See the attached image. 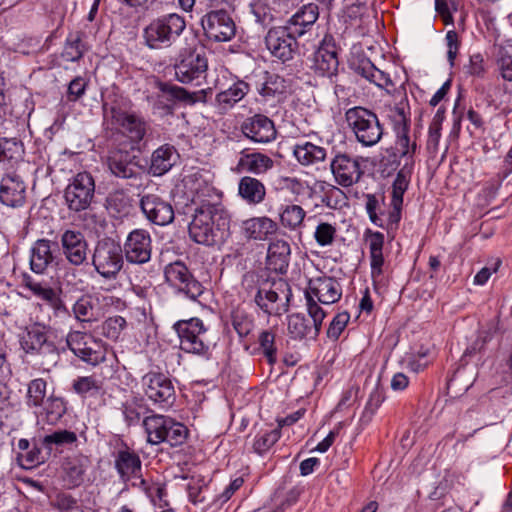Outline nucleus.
<instances>
[{
  "label": "nucleus",
  "mask_w": 512,
  "mask_h": 512,
  "mask_svg": "<svg viewBox=\"0 0 512 512\" xmlns=\"http://www.w3.org/2000/svg\"><path fill=\"white\" fill-rule=\"evenodd\" d=\"M306 211L302 206L288 203L279 208V223L289 231L298 232L305 226Z\"/></svg>",
  "instance_id": "39"
},
{
  "label": "nucleus",
  "mask_w": 512,
  "mask_h": 512,
  "mask_svg": "<svg viewBox=\"0 0 512 512\" xmlns=\"http://www.w3.org/2000/svg\"><path fill=\"white\" fill-rule=\"evenodd\" d=\"M293 155L303 166L314 165L326 159L327 152L322 146L300 140L293 147Z\"/></svg>",
  "instance_id": "37"
},
{
  "label": "nucleus",
  "mask_w": 512,
  "mask_h": 512,
  "mask_svg": "<svg viewBox=\"0 0 512 512\" xmlns=\"http://www.w3.org/2000/svg\"><path fill=\"white\" fill-rule=\"evenodd\" d=\"M77 441V435L73 431L68 430H57L51 434L44 436L43 444L50 448L52 445L65 446L71 445Z\"/></svg>",
  "instance_id": "56"
},
{
  "label": "nucleus",
  "mask_w": 512,
  "mask_h": 512,
  "mask_svg": "<svg viewBox=\"0 0 512 512\" xmlns=\"http://www.w3.org/2000/svg\"><path fill=\"white\" fill-rule=\"evenodd\" d=\"M393 149V157L395 160L397 158H404L406 160L404 165L405 168H408L409 165L411 166L413 164V157L417 150V143L409 136V126L404 116L402 125H398L396 128V140Z\"/></svg>",
  "instance_id": "33"
},
{
  "label": "nucleus",
  "mask_w": 512,
  "mask_h": 512,
  "mask_svg": "<svg viewBox=\"0 0 512 512\" xmlns=\"http://www.w3.org/2000/svg\"><path fill=\"white\" fill-rule=\"evenodd\" d=\"M339 61L335 43L331 37H325L313 56V69L321 75L331 77L338 71Z\"/></svg>",
  "instance_id": "21"
},
{
  "label": "nucleus",
  "mask_w": 512,
  "mask_h": 512,
  "mask_svg": "<svg viewBox=\"0 0 512 512\" xmlns=\"http://www.w3.org/2000/svg\"><path fill=\"white\" fill-rule=\"evenodd\" d=\"M141 385L144 394L154 405L162 409L173 406L176 400L175 387L164 373L156 371L146 373L141 379Z\"/></svg>",
  "instance_id": "6"
},
{
  "label": "nucleus",
  "mask_w": 512,
  "mask_h": 512,
  "mask_svg": "<svg viewBox=\"0 0 512 512\" xmlns=\"http://www.w3.org/2000/svg\"><path fill=\"white\" fill-rule=\"evenodd\" d=\"M360 71L363 77L370 82L374 83L378 87L384 88L392 85V81L389 76L383 71L377 69L371 62L367 61L360 67Z\"/></svg>",
  "instance_id": "51"
},
{
  "label": "nucleus",
  "mask_w": 512,
  "mask_h": 512,
  "mask_svg": "<svg viewBox=\"0 0 512 512\" xmlns=\"http://www.w3.org/2000/svg\"><path fill=\"white\" fill-rule=\"evenodd\" d=\"M176 150L173 146L165 144L157 148L151 157L150 172L154 176H161L168 172L175 163Z\"/></svg>",
  "instance_id": "42"
},
{
  "label": "nucleus",
  "mask_w": 512,
  "mask_h": 512,
  "mask_svg": "<svg viewBox=\"0 0 512 512\" xmlns=\"http://www.w3.org/2000/svg\"><path fill=\"white\" fill-rule=\"evenodd\" d=\"M287 286L283 282H274L270 286L260 287L255 295L257 306L269 315H281L286 312L287 305L279 303L281 300L279 291L284 292L283 288Z\"/></svg>",
  "instance_id": "24"
},
{
  "label": "nucleus",
  "mask_w": 512,
  "mask_h": 512,
  "mask_svg": "<svg viewBox=\"0 0 512 512\" xmlns=\"http://www.w3.org/2000/svg\"><path fill=\"white\" fill-rule=\"evenodd\" d=\"M241 229L246 239L265 241L276 233L278 224L267 216L252 217L242 222Z\"/></svg>",
  "instance_id": "28"
},
{
  "label": "nucleus",
  "mask_w": 512,
  "mask_h": 512,
  "mask_svg": "<svg viewBox=\"0 0 512 512\" xmlns=\"http://www.w3.org/2000/svg\"><path fill=\"white\" fill-rule=\"evenodd\" d=\"M20 465L26 469L34 468L44 462V457L41 451L37 447H33L30 450H26L20 453L18 456Z\"/></svg>",
  "instance_id": "61"
},
{
  "label": "nucleus",
  "mask_w": 512,
  "mask_h": 512,
  "mask_svg": "<svg viewBox=\"0 0 512 512\" xmlns=\"http://www.w3.org/2000/svg\"><path fill=\"white\" fill-rule=\"evenodd\" d=\"M65 259L73 266L84 264L88 257V243L80 231L65 230L60 237Z\"/></svg>",
  "instance_id": "19"
},
{
  "label": "nucleus",
  "mask_w": 512,
  "mask_h": 512,
  "mask_svg": "<svg viewBox=\"0 0 512 512\" xmlns=\"http://www.w3.org/2000/svg\"><path fill=\"white\" fill-rule=\"evenodd\" d=\"M248 92L249 84L242 80H238L227 89L220 91L216 95V101L224 108L232 107L242 100Z\"/></svg>",
  "instance_id": "44"
},
{
  "label": "nucleus",
  "mask_w": 512,
  "mask_h": 512,
  "mask_svg": "<svg viewBox=\"0 0 512 512\" xmlns=\"http://www.w3.org/2000/svg\"><path fill=\"white\" fill-rule=\"evenodd\" d=\"M89 464V458L82 454L67 457L62 464L64 486L71 489L81 485Z\"/></svg>",
  "instance_id": "27"
},
{
  "label": "nucleus",
  "mask_w": 512,
  "mask_h": 512,
  "mask_svg": "<svg viewBox=\"0 0 512 512\" xmlns=\"http://www.w3.org/2000/svg\"><path fill=\"white\" fill-rule=\"evenodd\" d=\"M125 326L126 320L122 316L116 315L109 317L102 323L101 331L106 338L116 341L119 339Z\"/></svg>",
  "instance_id": "54"
},
{
  "label": "nucleus",
  "mask_w": 512,
  "mask_h": 512,
  "mask_svg": "<svg viewBox=\"0 0 512 512\" xmlns=\"http://www.w3.org/2000/svg\"><path fill=\"white\" fill-rule=\"evenodd\" d=\"M95 181L88 172L76 174L64 191V198L68 208L75 212L88 209L94 199Z\"/></svg>",
  "instance_id": "8"
},
{
  "label": "nucleus",
  "mask_w": 512,
  "mask_h": 512,
  "mask_svg": "<svg viewBox=\"0 0 512 512\" xmlns=\"http://www.w3.org/2000/svg\"><path fill=\"white\" fill-rule=\"evenodd\" d=\"M123 252L126 260L132 264H145L152 254V239L145 229L131 231L125 242Z\"/></svg>",
  "instance_id": "13"
},
{
  "label": "nucleus",
  "mask_w": 512,
  "mask_h": 512,
  "mask_svg": "<svg viewBox=\"0 0 512 512\" xmlns=\"http://www.w3.org/2000/svg\"><path fill=\"white\" fill-rule=\"evenodd\" d=\"M349 319L350 315L346 311L338 313L327 329L328 338L337 340L347 326Z\"/></svg>",
  "instance_id": "60"
},
{
  "label": "nucleus",
  "mask_w": 512,
  "mask_h": 512,
  "mask_svg": "<svg viewBox=\"0 0 512 512\" xmlns=\"http://www.w3.org/2000/svg\"><path fill=\"white\" fill-rule=\"evenodd\" d=\"M410 174L411 169L403 167L397 173L396 178L392 184L391 205L393 207V211L390 213V221L393 223H398L400 221L403 195L409 186Z\"/></svg>",
  "instance_id": "34"
},
{
  "label": "nucleus",
  "mask_w": 512,
  "mask_h": 512,
  "mask_svg": "<svg viewBox=\"0 0 512 512\" xmlns=\"http://www.w3.org/2000/svg\"><path fill=\"white\" fill-rule=\"evenodd\" d=\"M46 419L49 423H56L66 412V407L62 399L50 397L44 407Z\"/></svg>",
  "instance_id": "57"
},
{
  "label": "nucleus",
  "mask_w": 512,
  "mask_h": 512,
  "mask_svg": "<svg viewBox=\"0 0 512 512\" xmlns=\"http://www.w3.org/2000/svg\"><path fill=\"white\" fill-rule=\"evenodd\" d=\"M56 243L38 239L30 250V268L34 273L43 274L54 261L53 248Z\"/></svg>",
  "instance_id": "31"
},
{
  "label": "nucleus",
  "mask_w": 512,
  "mask_h": 512,
  "mask_svg": "<svg viewBox=\"0 0 512 512\" xmlns=\"http://www.w3.org/2000/svg\"><path fill=\"white\" fill-rule=\"evenodd\" d=\"M238 195L249 205L262 203L266 196L265 185L257 178L244 176L238 183Z\"/></svg>",
  "instance_id": "38"
},
{
  "label": "nucleus",
  "mask_w": 512,
  "mask_h": 512,
  "mask_svg": "<svg viewBox=\"0 0 512 512\" xmlns=\"http://www.w3.org/2000/svg\"><path fill=\"white\" fill-rule=\"evenodd\" d=\"M107 165L110 172L118 178L130 179L139 174L135 156L126 150H111L107 157Z\"/></svg>",
  "instance_id": "26"
},
{
  "label": "nucleus",
  "mask_w": 512,
  "mask_h": 512,
  "mask_svg": "<svg viewBox=\"0 0 512 512\" xmlns=\"http://www.w3.org/2000/svg\"><path fill=\"white\" fill-rule=\"evenodd\" d=\"M319 17V8L315 3L303 5L287 22V27L296 35L301 36L306 28L312 26Z\"/></svg>",
  "instance_id": "36"
},
{
  "label": "nucleus",
  "mask_w": 512,
  "mask_h": 512,
  "mask_svg": "<svg viewBox=\"0 0 512 512\" xmlns=\"http://www.w3.org/2000/svg\"><path fill=\"white\" fill-rule=\"evenodd\" d=\"M330 170L335 182L342 187L357 183L363 174L359 161L346 153L335 155L330 162Z\"/></svg>",
  "instance_id": "15"
},
{
  "label": "nucleus",
  "mask_w": 512,
  "mask_h": 512,
  "mask_svg": "<svg viewBox=\"0 0 512 512\" xmlns=\"http://www.w3.org/2000/svg\"><path fill=\"white\" fill-rule=\"evenodd\" d=\"M22 349L30 354L50 355L53 360L57 357L55 345L48 341L47 328L40 323L28 326L20 341Z\"/></svg>",
  "instance_id": "14"
},
{
  "label": "nucleus",
  "mask_w": 512,
  "mask_h": 512,
  "mask_svg": "<svg viewBox=\"0 0 512 512\" xmlns=\"http://www.w3.org/2000/svg\"><path fill=\"white\" fill-rule=\"evenodd\" d=\"M305 296L316 299L323 305H331L340 300L342 288L335 278L318 276L309 280Z\"/></svg>",
  "instance_id": "17"
},
{
  "label": "nucleus",
  "mask_w": 512,
  "mask_h": 512,
  "mask_svg": "<svg viewBox=\"0 0 512 512\" xmlns=\"http://www.w3.org/2000/svg\"><path fill=\"white\" fill-rule=\"evenodd\" d=\"M81 43L82 41L79 33L69 35L61 53L62 59L67 62H75L81 59L83 56Z\"/></svg>",
  "instance_id": "52"
},
{
  "label": "nucleus",
  "mask_w": 512,
  "mask_h": 512,
  "mask_svg": "<svg viewBox=\"0 0 512 512\" xmlns=\"http://www.w3.org/2000/svg\"><path fill=\"white\" fill-rule=\"evenodd\" d=\"M306 306L307 312L313 320L312 327L316 329L319 334L322 322L325 319L327 312L319 305V302L316 299L310 297H306Z\"/></svg>",
  "instance_id": "59"
},
{
  "label": "nucleus",
  "mask_w": 512,
  "mask_h": 512,
  "mask_svg": "<svg viewBox=\"0 0 512 512\" xmlns=\"http://www.w3.org/2000/svg\"><path fill=\"white\" fill-rule=\"evenodd\" d=\"M174 329L179 336L180 348L183 351L202 356L207 354L209 350L207 329L200 319L180 320L174 324Z\"/></svg>",
  "instance_id": "7"
},
{
  "label": "nucleus",
  "mask_w": 512,
  "mask_h": 512,
  "mask_svg": "<svg viewBox=\"0 0 512 512\" xmlns=\"http://www.w3.org/2000/svg\"><path fill=\"white\" fill-rule=\"evenodd\" d=\"M144 408L136 401H127L123 405V415L128 425H135L140 421Z\"/></svg>",
  "instance_id": "62"
},
{
  "label": "nucleus",
  "mask_w": 512,
  "mask_h": 512,
  "mask_svg": "<svg viewBox=\"0 0 512 512\" xmlns=\"http://www.w3.org/2000/svg\"><path fill=\"white\" fill-rule=\"evenodd\" d=\"M26 200V184L15 173L4 175L0 182V202L9 207H20Z\"/></svg>",
  "instance_id": "25"
},
{
  "label": "nucleus",
  "mask_w": 512,
  "mask_h": 512,
  "mask_svg": "<svg viewBox=\"0 0 512 512\" xmlns=\"http://www.w3.org/2000/svg\"><path fill=\"white\" fill-rule=\"evenodd\" d=\"M366 243L369 248L372 279L374 282L381 281L385 266L383 233L369 231L366 236Z\"/></svg>",
  "instance_id": "30"
},
{
  "label": "nucleus",
  "mask_w": 512,
  "mask_h": 512,
  "mask_svg": "<svg viewBox=\"0 0 512 512\" xmlns=\"http://www.w3.org/2000/svg\"><path fill=\"white\" fill-rule=\"evenodd\" d=\"M66 342L74 355L88 364L97 365L106 357V345L88 333L71 331Z\"/></svg>",
  "instance_id": "9"
},
{
  "label": "nucleus",
  "mask_w": 512,
  "mask_h": 512,
  "mask_svg": "<svg viewBox=\"0 0 512 512\" xmlns=\"http://www.w3.org/2000/svg\"><path fill=\"white\" fill-rule=\"evenodd\" d=\"M295 35L287 26L272 28L265 37L266 47L283 62L290 60L297 45Z\"/></svg>",
  "instance_id": "16"
},
{
  "label": "nucleus",
  "mask_w": 512,
  "mask_h": 512,
  "mask_svg": "<svg viewBox=\"0 0 512 512\" xmlns=\"http://www.w3.org/2000/svg\"><path fill=\"white\" fill-rule=\"evenodd\" d=\"M159 91L170 100L193 104L196 102V93H190L186 89L167 82H156Z\"/></svg>",
  "instance_id": "45"
},
{
  "label": "nucleus",
  "mask_w": 512,
  "mask_h": 512,
  "mask_svg": "<svg viewBox=\"0 0 512 512\" xmlns=\"http://www.w3.org/2000/svg\"><path fill=\"white\" fill-rule=\"evenodd\" d=\"M186 28L184 17L170 13L153 19L143 29L145 45L154 50L171 47Z\"/></svg>",
  "instance_id": "2"
},
{
  "label": "nucleus",
  "mask_w": 512,
  "mask_h": 512,
  "mask_svg": "<svg viewBox=\"0 0 512 512\" xmlns=\"http://www.w3.org/2000/svg\"><path fill=\"white\" fill-rule=\"evenodd\" d=\"M345 120L361 146L373 147L381 141L384 128L373 111L361 106L352 107L345 112Z\"/></svg>",
  "instance_id": "3"
},
{
  "label": "nucleus",
  "mask_w": 512,
  "mask_h": 512,
  "mask_svg": "<svg viewBox=\"0 0 512 512\" xmlns=\"http://www.w3.org/2000/svg\"><path fill=\"white\" fill-rule=\"evenodd\" d=\"M274 165L273 160L262 153H241L236 170L239 173L264 174Z\"/></svg>",
  "instance_id": "35"
},
{
  "label": "nucleus",
  "mask_w": 512,
  "mask_h": 512,
  "mask_svg": "<svg viewBox=\"0 0 512 512\" xmlns=\"http://www.w3.org/2000/svg\"><path fill=\"white\" fill-rule=\"evenodd\" d=\"M114 466L121 480L133 486L144 487L142 462L139 455L129 448L120 449L114 456Z\"/></svg>",
  "instance_id": "12"
},
{
  "label": "nucleus",
  "mask_w": 512,
  "mask_h": 512,
  "mask_svg": "<svg viewBox=\"0 0 512 512\" xmlns=\"http://www.w3.org/2000/svg\"><path fill=\"white\" fill-rule=\"evenodd\" d=\"M287 331L290 337L295 340L315 339L318 336L317 330L309 325L304 315L299 313L288 316Z\"/></svg>",
  "instance_id": "43"
},
{
  "label": "nucleus",
  "mask_w": 512,
  "mask_h": 512,
  "mask_svg": "<svg viewBox=\"0 0 512 512\" xmlns=\"http://www.w3.org/2000/svg\"><path fill=\"white\" fill-rule=\"evenodd\" d=\"M208 483L203 476H192L187 484V492L189 500L193 504H200L206 501V493L208 491Z\"/></svg>",
  "instance_id": "49"
},
{
  "label": "nucleus",
  "mask_w": 512,
  "mask_h": 512,
  "mask_svg": "<svg viewBox=\"0 0 512 512\" xmlns=\"http://www.w3.org/2000/svg\"><path fill=\"white\" fill-rule=\"evenodd\" d=\"M142 424L147 442L151 445L167 442L171 446H179L185 442L188 435L186 426L160 414L146 416Z\"/></svg>",
  "instance_id": "4"
},
{
  "label": "nucleus",
  "mask_w": 512,
  "mask_h": 512,
  "mask_svg": "<svg viewBox=\"0 0 512 512\" xmlns=\"http://www.w3.org/2000/svg\"><path fill=\"white\" fill-rule=\"evenodd\" d=\"M102 381L94 375L78 377L73 381V390L81 396L97 395L102 389Z\"/></svg>",
  "instance_id": "47"
},
{
  "label": "nucleus",
  "mask_w": 512,
  "mask_h": 512,
  "mask_svg": "<svg viewBox=\"0 0 512 512\" xmlns=\"http://www.w3.org/2000/svg\"><path fill=\"white\" fill-rule=\"evenodd\" d=\"M164 275L169 285L192 300H197L204 292L202 284L194 278L188 267L181 261L168 264L165 267Z\"/></svg>",
  "instance_id": "11"
},
{
  "label": "nucleus",
  "mask_w": 512,
  "mask_h": 512,
  "mask_svg": "<svg viewBox=\"0 0 512 512\" xmlns=\"http://www.w3.org/2000/svg\"><path fill=\"white\" fill-rule=\"evenodd\" d=\"M278 331V323L271 321L269 327L261 329L257 335L259 349L270 365H273L277 361L280 344Z\"/></svg>",
  "instance_id": "32"
},
{
  "label": "nucleus",
  "mask_w": 512,
  "mask_h": 512,
  "mask_svg": "<svg viewBox=\"0 0 512 512\" xmlns=\"http://www.w3.org/2000/svg\"><path fill=\"white\" fill-rule=\"evenodd\" d=\"M22 146L12 139H0V164H10L17 162L21 158Z\"/></svg>",
  "instance_id": "48"
},
{
  "label": "nucleus",
  "mask_w": 512,
  "mask_h": 512,
  "mask_svg": "<svg viewBox=\"0 0 512 512\" xmlns=\"http://www.w3.org/2000/svg\"><path fill=\"white\" fill-rule=\"evenodd\" d=\"M250 8L259 23H265L271 17L268 5L261 0L251 2Z\"/></svg>",
  "instance_id": "64"
},
{
  "label": "nucleus",
  "mask_w": 512,
  "mask_h": 512,
  "mask_svg": "<svg viewBox=\"0 0 512 512\" xmlns=\"http://www.w3.org/2000/svg\"><path fill=\"white\" fill-rule=\"evenodd\" d=\"M336 227L328 222H320L314 231V239L321 247L331 246L336 238Z\"/></svg>",
  "instance_id": "55"
},
{
  "label": "nucleus",
  "mask_w": 512,
  "mask_h": 512,
  "mask_svg": "<svg viewBox=\"0 0 512 512\" xmlns=\"http://www.w3.org/2000/svg\"><path fill=\"white\" fill-rule=\"evenodd\" d=\"M231 323L240 337L247 336L253 329V318L243 309L237 308L232 312Z\"/></svg>",
  "instance_id": "50"
},
{
  "label": "nucleus",
  "mask_w": 512,
  "mask_h": 512,
  "mask_svg": "<svg viewBox=\"0 0 512 512\" xmlns=\"http://www.w3.org/2000/svg\"><path fill=\"white\" fill-rule=\"evenodd\" d=\"M208 61L204 53L190 52L175 66L176 79L183 84H190L205 77Z\"/></svg>",
  "instance_id": "18"
},
{
  "label": "nucleus",
  "mask_w": 512,
  "mask_h": 512,
  "mask_svg": "<svg viewBox=\"0 0 512 512\" xmlns=\"http://www.w3.org/2000/svg\"><path fill=\"white\" fill-rule=\"evenodd\" d=\"M279 438L280 433L277 429L261 431L255 436L252 447L256 453L264 454L279 440Z\"/></svg>",
  "instance_id": "53"
},
{
  "label": "nucleus",
  "mask_w": 512,
  "mask_h": 512,
  "mask_svg": "<svg viewBox=\"0 0 512 512\" xmlns=\"http://www.w3.org/2000/svg\"><path fill=\"white\" fill-rule=\"evenodd\" d=\"M110 114L113 124H116L127 133L131 140L140 141L143 139L146 128L141 118L116 107L111 108Z\"/></svg>",
  "instance_id": "29"
},
{
  "label": "nucleus",
  "mask_w": 512,
  "mask_h": 512,
  "mask_svg": "<svg viewBox=\"0 0 512 512\" xmlns=\"http://www.w3.org/2000/svg\"><path fill=\"white\" fill-rule=\"evenodd\" d=\"M25 287L37 298L50 305L55 310L62 306L57 291L45 281H38L30 276L24 278Z\"/></svg>",
  "instance_id": "40"
},
{
  "label": "nucleus",
  "mask_w": 512,
  "mask_h": 512,
  "mask_svg": "<svg viewBox=\"0 0 512 512\" xmlns=\"http://www.w3.org/2000/svg\"><path fill=\"white\" fill-rule=\"evenodd\" d=\"M140 206L146 218L160 226L171 223L174 219V209L170 202L156 194H147L141 198Z\"/></svg>",
  "instance_id": "20"
},
{
  "label": "nucleus",
  "mask_w": 512,
  "mask_h": 512,
  "mask_svg": "<svg viewBox=\"0 0 512 512\" xmlns=\"http://www.w3.org/2000/svg\"><path fill=\"white\" fill-rule=\"evenodd\" d=\"M241 129L247 138L257 143H269L276 138L273 121L261 114L246 119Z\"/></svg>",
  "instance_id": "23"
},
{
  "label": "nucleus",
  "mask_w": 512,
  "mask_h": 512,
  "mask_svg": "<svg viewBox=\"0 0 512 512\" xmlns=\"http://www.w3.org/2000/svg\"><path fill=\"white\" fill-rule=\"evenodd\" d=\"M47 383L42 378H36L29 382L26 394V404L29 407L42 406L46 397Z\"/></svg>",
  "instance_id": "46"
},
{
  "label": "nucleus",
  "mask_w": 512,
  "mask_h": 512,
  "mask_svg": "<svg viewBox=\"0 0 512 512\" xmlns=\"http://www.w3.org/2000/svg\"><path fill=\"white\" fill-rule=\"evenodd\" d=\"M93 301L90 296H82L73 305V313L79 321H90L94 316Z\"/></svg>",
  "instance_id": "58"
},
{
  "label": "nucleus",
  "mask_w": 512,
  "mask_h": 512,
  "mask_svg": "<svg viewBox=\"0 0 512 512\" xmlns=\"http://www.w3.org/2000/svg\"><path fill=\"white\" fill-rule=\"evenodd\" d=\"M95 270L105 279H115L124 265L121 246L110 239L99 241L92 255Z\"/></svg>",
  "instance_id": "5"
},
{
  "label": "nucleus",
  "mask_w": 512,
  "mask_h": 512,
  "mask_svg": "<svg viewBox=\"0 0 512 512\" xmlns=\"http://www.w3.org/2000/svg\"><path fill=\"white\" fill-rule=\"evenodd\" d=\"M87 83L84 78L76 77L68 86V97L71 101H77L81 98L86 90Z\"/></svg>",
  "instance_id": "63"
},
{
  "label": "nucleus",
  "mask_w": 512,
  "mask_h": 512,
  "mask_svg": "<svg viewBox=\"0 0 512 512\" xmlns=\"http://www.w3.org/2000/svg\"><path fill=\"white\" fill-rule=\"evenodd\" d=\"M205 36L215 42H228L236 34V24L230 14L223 10H212L201 18Z\"/></svg>",
  "instance_id": "10"
},
{
  "label": "nucleus",
  "mask_w": 512,
  "mask_h": 512,
  "mask_svg": "<svg viewBox=\"0 0 512 512\" xmlns=\"http://www.w3.org/2000/svg\"><path fill=\"white\" fill-rule=\"evenodd\" d=\"M192 201L198 207L189 225L191 239L207 246L223 241L229 235L231 215L215 189L204 181L198 183Z\"/></svg>",
  "instance_id": "1"
},
{
  "label": "nucleus",
  "mask_w": 512,
  "mask_h": 512,
  "mask_svg": "<svg viewBox=\"0 0 512 512\" xmlns=\"http://www.w3.org/2000/svg\"><path fill=\"white\" fill-rule=\"evenodd\" d=\"M290 245L285 240H276L269 244L267 263L275 272L284 273L289 264Z\"/></svg>",
  "instance_id": "41"
},
{
  "label": "nucleus",
  "mask_w": 512,
  "mask_h": 512,
  "mask_svg": "<svg viewBox=\"0 0 512 512\" xmlns=\"http://www.w3.org/2000/svg\"><path fill=\"white\" fill-rule=\"evenodd\" d=\"M255 88L261 97L260 101L274 106L285 98L288 85L278 74L265 72L262 79L256 82Z\"/></svg>",
  "instance_id": "22"
}]
</instances>
